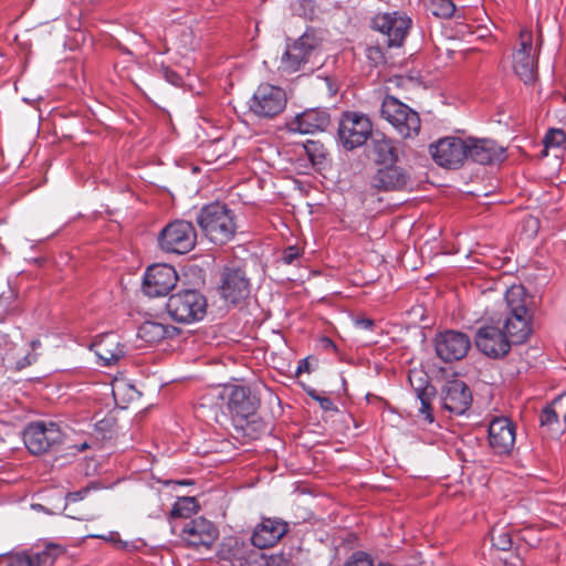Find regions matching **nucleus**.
Listing matches in <instances>:
<instances>
[{"label": "nucleus", "mask_w": 566, "mask_h": 566, "mask_svg": "<svg viewBox=\"0 0 566 566\" xmlns=\"http://www.w3.org/2000/svg\"><path fill=\"white\" fill-rule=\"evenodd\" d=\"M507 313L500 326L512 344L525 343L532 334V314L527 310L525 290L514 285L505 293Z\"/></svg>", "instance_id": "1"}, {"label": "nucleus", "mask_w": 566, "mask_h": 566, "mask_svg": "<svg viewBox=\"0 0 566 566\" xmlns=\"http://www.w3.org/2000/svg\"><path fill=\"white\" fill-rule=\"evenodd\" d=\"M196 221L205 237L214 244H224L235 234L234 213L226 203L216 201L203 206Z\"/></svg>", "instance_id": "2"}, {"label": "nucleus", "mask_w": 566, "mask_h": 566, "mask_svg": "<svg viewBox=\"0 0 566 566\" xmlns=\"http://www.w3.org/2000/svg\"><path fill=\"white\" fill-rule=\"evenodd\" d=\"M166 310L174 321L182 324H191L205 317L207 300L199 291L186 289L168 297Z\"/></svg>", "instance_id": "3"}, {"label": "nucleus", "mask_w": 566, "mask_h": 566, "mask_svg": "<svg viewBox=\"0 0 566 566\" xmlns=\"http://www.w3.org/2000/svg\"><path fill=\"white\" fill-rule=\"evenodd\" d=\"M381 116L396 129L402 138H412L420 130V117L416 111L387 95L381 103Z\"/></svg>", "instance_id": "4"}, {"label": "nucleus", "mask_w": 566, "mask_h": 566, "mask_svg": "<svg viewBox=\"0 0 566 566\" xmlns=\"http://www.w3.org/2000/svg\"><path fill=\"white\" fill-rule=\"evenodd\" d=\"M197 243V232L193 224L186 220H175L168 223L158 235L160 249L168 253L186 254Z\"/></svg>", "instance_id": "5"}, {"label": "nucleus", "mask_w": 566, "mask_h": 566, "mask_svg": "<svg viewBox=\"0 0 566 566\" xmlns=\"http://www.w3.org/2000/svg\"><path fill=\"white\" fill-rule=\"evenodd\" d=\"M371 120L358 112L344 113L338 124V137L347 150L363 146L371 136Z\"/></svg>", "instance_id": "6"}, {"label": "nucleus", "mask_w": 566, "mask_h": 566, "mask_svg": "<svg viewBox=\"0 0 566 566\" xmlns=\"http://www.w3.org/2000/svg\"><path fill=\"white\" fill-rule=\"evenodd\" d=\"M411 18L402 11L378 13L371 20V28L386 36L389 48H400L411 28Z\"/></svg>", "instance_id": "7"}, {"label": "nucleus", "mask_w": 566, "mask_h": 566, "mask_svg": "<svg viewBox=\"0 0 566 566\" xmlns=\"http://www.w3.org/2000/svg\"><path fill=\"white\" fill-rule=\"evenodd\" d=\"M226 402L228 413L233 420H248L259 408V400L250 389L242 385H227L220 392Z\"/></svg>", "instance_id": "8"}, {"label": "nucleus", "mask_w": 566, "mask_h": 566, "mask_svg": "<svg viewBox=\"0 0 566 566\" xmlns=\"http://www.w3.org/2000/svg\"><path fill=\"white\" fill-rule=\"evenodd\" d=\"M23 441L32 454H42L61 443L62 432L54 422H31L23 431Z\"/></svg>", "instance_id": "9"}, {"label": "nucleus", "mask_w": 566, "mask_h": 566, "mask_svg": "<svg viewBox=\"0 0 566 566\" xmlns=\"http://www.w3.org/2000/svg\"><path fill=\"white\" fill-rule=\"evenodd\" d=\"M513 70L525 83H532L536 78L537 61L536 49L533 46V34L527 29H522L517 45L513 52Z\"/></svg>", "instance_id": "10"}, {"label": "nucleus", "mask_w": 566, "mask_h": 566, "mask_svg": "<svg viewBox=\"0 0 566 566\" xmlns=\"http://www.w3.org/2000/svg\"><path fill=\"white\" fill-rule=\"evenodd\" d=\"M286 106L285 92L275 85L261 84L253 93L250 102V111L264 118H272L284 111Z\"/></svg>", "instance_id": "11"}, {"label": "nucleus", "mask_w": 566, "mask_h": 566, "mask_svg": "<svg viewBox=\"0 0 566 566\" xmlns=\"http://www.w3.org/2000/svg\"><path fill=\"white\" fill-rule=\"evenodd\" d=\"M178 274L174 266L165 263L151 264L143 277V292L149 297L167 295L177 284Z\"/></svg>", "instance_id": "12"}, {"label": "nucleus", "mask_w": 566, "mask_h": 566, "mask_svg": "<svg viewBox=\"0 0 566 566\" xmlns=\"http://www.w3.org/2000/svg\"><path fill=\"white\" fill-rule=\"evenodd\" d=\"M467 139L443 137L430 145L433 160L441 167L457 169L468 159Z\"/></svg>", "instance_id": "13"}, {"label": "nucleus", "mask_w": 566, "mask_h": 566, "mask_svg": "<svg viewBox=\"0 0 566 566\" xmlns=\"http://www.w3.org/2000/svg\"><path fill=\"white\" fill-rule=\"evenodd\" d=\"M474 342L482 354L494 359L504 357L512 345L511 340L505 337L500 321L496 325L493 323L481 325L476 329Z\"/></svg>", "instance_id": "14"}, {"label": "nucleus", "mask_w": 566, "mask_h": 566, "mask_svg": "<svg viewBox=\"0 0 566 566\" xmlns=\"http://www.w3.org/2000/svg\"><path fill=\"white\" fill-rule=\"evenodd\" d=\"M471 347V339L462 332L448 329L439 333L434 339V348L443 361L462 359Z\"/></svg>", "instance_id": "15"}, {"label": "nucleus", "mask_w": 566, "mask_h": 566, "mask_svg": "<svg viewBox=\"0 0 566 566\" xmlns=\"http://www.w3.org/2000/svg\"><path fill=\"white\" fill-rule=\"evenodd\" d=\"M316 46L314 34L304 32L292 44L286 45V50L281 57L280 69L285 73H295L308 62L312 51Z\"/></svg>", "instance_id": "16"}, {"label": "nucleus", "mask_w": 566, "mask_h": 566, "mask_svg": "<svg viewBox=\"0 0 566 566\" xmlns=\"http://www.w3.org/2000/svg\"><path fill=\"white\" fill-rule=\"evenodd\" d=\"M220 294L224 301L237 304L250 294V282L239 268H226L222 273Z\"/></svg>", "instance_id": "17"}, {"label": "nucleus", "mask_w": 566, "mask_h": 566, "mask_svg": "<svg viewBox=\"0 0 566 566\" xmlns=\"http://www.w3.org/2000/svg\"><path fill=\"white\" fill-rule=\"evenodd\" d=\"M489 442L497 454H509L516 438V427L506 417H496L489 423Z\"/></svg>", "instance_id": "18"}, {"label": "nucleus", "mask_w": 566, "mask_h": 566, "mask_svg": "<svg viewBox=\"0 0 566 566\" xmlns=\"http://www.w3.org/2000/svg\"><path fill=\"white\" fill-rule=\"evenodd\" d=\"M442 407L452 415L461 416L470 408L472 395L469 387L459 379L448 381L441 392Z\"/></svg>", "instance_id": "19"}, {"label": "nucleus", "mask_w": 566, "mask_h": 566, "mask_svg": "<svg viewBox=\"0 0 566 566\" xmlns=\"http://www.w3.org/2000/svg\"><path fill=\"white\" fill-rule=\"evenodd\" d=\"M331 123V116L325 108H310L297 114L289 124L290 132L298 134H315L325 130Z\"/></svg>", "instance_id": "20"}, {"label": "nucleus", "mask_w": 566, "mask_h": 566, "mask_svg": "<svg viewBox=\"0 0 566 566\" xmlns=\"http://www.w3.org/2000/svg\"><path fill=\"white\" fill-rule=\"evenodd\" d=\"M180 536L189 546L209 547L217 539L218 530L210 521L197 517L185 523Z\"/></svg>", "instance_id": "21"}, {"label": "nucleus", "mask_w": 566, "mask_h": 566, "mask_svg": "<svg viewBox=\"0 0 566 566\" xmlns=\"http://www.w3.org/2000/svg\"><path fill=\"white\" fill-rule=\"evenodd\" d=\"M468 159L480 165H492L504 159L505 149L489 138H468Z\"/></svg>", "instance_id": "22"}, {"label": "nucleus", "mask_w": 566, "mask_h": 566, "mask_svg": "<svg viewBox=\"0 0 566 566\" xmlns=\"http://www.w3.org/2000/svg\"><path fill=\"white\" fill-rule=\"evenodd\" d=\"M289 531L287 523L279 518H262L254 527L251 542L253 546L262 549L276 544Z\"/></svg>", "instance_id": "23"}, {"label": "nucleus", "mask_w": 566, "mask_h": 566, "mask_svg": "<svg viewBox=\"0 0 566 566\" xmlns=\"http://www.w3.org/2000/svg\"><path fill=\"white\" fill-rule=\"evenodd\" d=\"M410 185L407 171L395 164L379 168L371 178V186L378 190H401Z\"/></svg>", "instance_id": "24"}, {"label": "nucleus", "mask_w": 566, "mask_h": 566, "mask_svg": "<svg viewBox=\"0 0 566 566\" xmlns=\"http://www.w3.org/2000/svg\"><path fill=\"white\" fill-rule=\"evenodd\" d=\"M96 355L104 366H111L124 357L125 350L114 335H108L98 344Z\"/></svg>", "instance_id": "25"}, {"label": "nucleus", "mask_w": 566, "mask_h": 566, "mask_svg": "<svg viewBox=\"0 0 566 566\" xmlns=\"http://www.w3.org/2000/svg\"><path fill=\"white\" fill-rule=\"evenodd\" d=\"M170 332L171 328L168 325L154 321H146L139 326L137 335L144 342L155 344L168 337Z\"/></svg>", "instance_id": "26"}, {"label": "nucleus", "mask_w": 566, "mask_h": 566, "mask_svg": "<svg viewBox=\"0 0 566 566\" xmlns=\"http://www.w3.org/2000/svg\"><path fill=\"white\" fill-rule=\"evenodd\" d=\"M554 405L545 406L539 415V423L543 429L547 431L551 437L560 436L565 429L566 423L560 422L559 417L554 408Z\"/></svg>", "instance_id": "27"}, {"label": "nucleus", "mask_w": 566, "mask_h": 566, "mask_svg": "<svg viewBox=\"0 0 566 566\" xmlns=\"http://www.w3.org/2000/svg\"><path fill=\"white\" fill-rule=\"evenodd\" d=\"M374 154L376 163L382 166L396 164L398 160V148L395 143L388 138L375 140Z\"/></svg>", "instance_id": "28"}, {"label": "nucleus", "mask_w": 566, "mask_h": 566, "mask_svg": "<svg viewBox=\"0 0 566 566\" xmlns=\"http://www.w3.org/2000/svg\"><path fill=\"white\" fill-rule=\"evenodd\" d=\"M428 10L438 18H451L455 11L453 0H426Z\"/></svg>", "instance_id": "29"}, {"label": "nucleus", "mask_w": 566, "mask_h": 566, "mask_svg": "<svg viewBox=\"0 0 566 566\" xmlns=\"http://www.w3.org/2000/svg\"><path fill=\"white\" fill-rule=\"evenodd\" d=\"M198 510V504L195 497L184 496L179 497L172 509L171 515L174 517H188Z\"/></svg>", "instance_id": "30"}, {"label": "nucleus", "mask_w": 566, "mask_h": 566, "mask_svg": "<svg viewBox=\"0 0 566 566\" xmlns=\"http://www.w3.org/2000/svg\"><path fill=\"white\" fill-rule=\"evenodd\" d=\"M0 566H32V559L25 553L0 554Z\"/></svg>", "instance_id": "31"}, {"label": "nucleus", "mask_w": 566, "mask_h": 566, "mask_svg": "<svg viewBox=\"0 0 566 566\" xmlns=\"http://www.w3.org/2000/svg\"><path fill=\"white\" fill-rule=\"evenodd\" d=\"M88 492V488H84L75 492H69L64 496L62 494H59L56 510L62 512L65 511L67 507V503H75L84 500Z\"/></svg>", "instance_id": "32"}, {"label": "nucleus", "mask_w": 566, "mask_h": 566, "mask_svg": "<svg viewBox=\"0 0 566 566\" xmlns=\"http://www.w3.org/2000/svg\"><path fill=\"white\" fill-rule=\"evenodd\" d=\"M566 142V134L563 129L552 128L549 129L543 139L545 148H558Z\"/></svg>", "instance_id": "33"}, {"label": "nucleus", "mask_w": 566, "mask_h": 566, "mask_svg": "<svg viewBox=\"0 0 566 566\" xmlns=\"http://www.w3.org/2000/svg\"><path fill=\"white\" fill-rule=\"evenodd\" d=\"M232 566H263L262 553L249 552L245 556H233Z\"/></svg>", "instance_id": "34"}, {"label": "nucleus", "mask_w": 566, "mask_h": 566, "mask_svg": "<svg viewBox=\"0 0 566 566\" xmlns=\"http://www.w3.org/2000/svg\"><path fill=\"white\" fill-rule=\"evenodd\" d=\"M492 544L499 551H510L512 547V538L507 532L501 531L499 533L492 532Z\"/></svg>", "instance_id": "35"}, {"label": "nucleus", "mask_w": 566, "mask_h": 566, "mask_svg": "<svg viewBox=\"0 0 566 566\" xmlns=\"http://www.w3.org/2000/svg\"><path fill=\"white\" fill-rule=\"evenodd\" d=\"M263 566H291V559L284 554L265 555L262 553Z\"/></svg>", "instance_id": "36"}, {"label": "nucleus", "mask_w": 566, "mask_h": 566, "mask_svg": "<svg viewBox=\"0 0 566 566\" xmlns=\"http://www.w3.org/2000/svg\"><path fill=\"white\" fill-rule=\"evenodd\" d=\"M344 566H374L371 557L364 552H355Z\"/></svg>", "instance_id": "37"}, {"label": "nucleus", "mask_w": 566, "mask_h": 566, "mask_svg": "<svg viewBox=\"0 0 566 566\" xmlns=\"http://www.w3.org/2000/svg\"><path fill=\"white\" fill-rule=\"evenodd\" d=\"M159 73L168 83L175 86H180L182 84V76L167 65L163 64L159 69Z\"/></svg>", "instance_id": "38"}, {"label": "nucleus", "mask_w": 566, "mask_h": 566, "mask_svg": "<svg viewBox=\"0 0 566 566\" xmlns=\"http://www.w3.org/2000/svg\"><path fill=\"white\" fill-rule=\"evenodd\" d=\"M307 395L310 397H312L314 400H316L323 410H325V411L336 410V407H335L334 402L332 401V399H329L327 397L319 396L314 389L308 390Z\"/></svg>", "instance_id": "39"}, {"label": "nucleus", "mask_w": 566, "mask_h": 566, "mask_svg": "<svg viewBox=\"0 0 566 566\" xmlns=\"http://www.w3.org/2000/svg\"><path fill=\"white\" fill-rule=\"evenodd\" d=\"M30 558L32 559V566H41L45 564L52 565L53 557L49 549H44L40 553H35L34 555H30Z\"/></svg>", "instance_id": "40"}, {"label": "nucleus", "mask_w": 566, "mask_h": 566, "mask_svg": "<svg viewBox=\"0 0 566 566\" xmlns=\"http://www.w3.org/2000/svg\"><path fill=\"white\" fill-rule=\"evenodd\" d=\"M300 258V250L295 245H290L284 249L282 253V262L285 264H293Z\"/></svg>", "instance_id": "41"}, {"label": "nucleus", "mask_w": 566, "mask_h": 566, "mask_svg": "<svg viewBox=\"0 0 566 566\" xmlns=\"http://www.w3.org/2000/svg\"><path fill=\"white\" fill-rule=\"evenodd\" d=\"M433 387L426 386L416 389L417 398L420 400V403L427 408V403H431V396L433 395Z\"/></svg>", "instance_id": "42"}, {"label": "nucleus", "mask_w": 566, "mask_h": 566, "mask_svg": "<svg viewBox=\"0 0 566 566\" xmlns=\"http://www.w3.org/2000/svg\"><path fill=\"white\" fill-rule=\"evenodd\" d=\"M91 537L93 538H102L104 541H107V542H113L115 543L116 545H118L120 548L123 549H128V543L125 542V541H122L119 537H118V533L117 532H109L107 535H90Z\"/></svg>", "instance_id": "43"}, {"label": "nucleus", "mask_w": 566, "mask_h": 566, "mask_svg": "<svg viewBox=\"0 0 566 566\" xmlns=\"http://www.w3.org/2000/svg\"><path fill=\"white\" fill-rule=\"evenodd\" d=\"M353 324L358 329L371 331L375 326V322L368 317H354Z\"/></svg>", "instance_id": "44"}, {"label": "nucleus", "mask_w": 566, "mask_h": 566, "mask_svg": "<svg viewBox=\"0 0 566 566\" xmlns=\"http://www.w3.org/2000/svg\"><path fill=\"white\" fill-rule=\"evenodd\" d=\"M56 506H57V503L48 507L45 506L44 504H40V503H34L31 505V507L34 510V511H41V512H44L46 514H57V513H61L62 511H57L56 510Z\"/></svg>", "instance_id": "45"}, {"label": "nucleus", "mask_w": 566, "mask_h": 566, "mask_svg": "<svg viewBox=\"0 0 566 566\" xmlns=\"http://www.w3.org/2000/svg\"><path fill=\"white\" fill-rule=\"evenodd\" d=\"M419 413L423 417V419L428 423H432L434 421V418L432 415V409H431V403H427V408L421 405V407L419 409Z\"/></svg>", "instance_id": "46"}, {"label": "nucleus", "mask_w": 566, "mask_h": 566, "mask_svg": "<svg viewBox=\"0 0 566 566\" xmlns=\"http://www.w3.org/2000/svg\"><path fill=\"white\" fill-rule=\"evenodd\" d=\"M35 359H36L35 355L29 354V355L24 356L22 360L18 361V367L23 368L25 366H29L32 363H34Z\"/></svg>", "instance_id": "47"}, {"label": "nucleus", "mask_w": 566, "mask_h": 566, "mask_svg": "<svg viewBox=\"0 0 566 566\" xmlns=\"http://www.w3.org/2000/svg\"><path fill=\"white\" fill-rule=\"evenodd\" d=\"M123 387H129L132 390H134V387H133V386H130V385H128V384H126V382H124V381H117V382L113 386V389H112L113 395H114V397H115V398L117 397V395L119 394V391H120V389H122Z\"/></svg>", "instance_id": "48"}, {"label": "nucleus", "mask_w": 566, "mask_h": 566, "mask_svg": "<svg viewBox=\"0 0 566 566\" xmlns=\"http://www.w3.org/2000/svg\"><path fill=\"white\" fill-rule=\"evenodd\" d=\"M308 370V363H307V359L304 358V359H301L298 361V366H297V369H296V373L297 374H301L303 371H307Z\"/></svg>", "instance_id": "49"}, {"label": "nucleus", "mask_w": 566, "mask_h": 566, "mask_svg": "<svg viewBox=\"0 0 566 566\" xmlns=\"http://www.w3.org/2000/svg\"><path fill=\"white\" fill-rule=\"evenodd\" d=\"M525 222L528 224L530 228L534 229L535 231L537 230L538 222L535 218H528Z\"/></svg>", "instance_id": "50"}, {"label": "nucleus", "mask_w": 566, "mask_h": 566, "mask_svg": "<svg viewBox=\"0 0 566 566\" xmlns=\"http://www.w3.org/2000/svg\"><path fill=\"white\" fill-rule=\"evenodd\" d=\"M564 399H566V394L558 395V396L553 400V403H559V402H562ZM564 417H565V420H566V412H565Z\"/></svg>", "instance_id": "51"}, {"label": "nucleus", "mask_w": 566, "mask_h": 566, "mask_svg": "<svg viewBox=\"0 0 566 566\" xmlns=\"http://www.w3.org/2000/svg\"><path fill=\"white\" fill-rule=\"evenodd\" d=\"M312 147H316V144H315V143H313V142H312L310 145L305 146V149H306V151L308 153V155H310V157H311V160H312V161H315V159H314L313 155L311 154V148H312Z\"/></svg>", "instance_id": "52"}, {"label": "nucleus", "mask_w": 566, "mask_h": 566, "mask_svg": "<svg viewBox=\"0 0 566 566\" xmlns=\"http://www.w3.org/2000/svg\"><path fill=\"white\" fill-rule=\"evenodd\" d=\"M40 345H41L40 340H33L31 343V346H32L33 349L38 348Z\"/></svg>", "instance_id": "53"}, {"label": "nucleus", "mask_w": 566, "mask_h": 566, "mask_svg": "<svg viewBox=\"0 0 566 566\" xmlns=\"http://www.w3.org/2000/svg\"><path fill=\"white\" fill-rule=\"evenodd\" d=\"M87 443H83L81 447H80V450H85L87 448Z\"/></svg>", "instance_id": "54"}, {"label": "nucleus", "mask_w": 566, "mask_h": 566, "mask_svg": "<svg viewBox=\"0 0 566 566\" xmlns=\"http://www.w3.org/2000/svg\"><path fill=\"white\" fill-rule=\"evenodd\" d=\"M67 517L70 518H76V516L72 515V514H66ZM77 520H82V517H77Z\"/></svg>", "instance_id": "55"}, {"label": "nucleus", "mask_w": 566, "mask_h": 566, "mask_svg": "<svg viewBox=\"0 0 566 566\" xmlns=\"http://www.w3.org/2000/svg\"><path fill=\"white\" fill-rule=\"evenodd\" d=\"M373 52H374V53H379V51H378V50L369 49V55H370Z\"/></svg>", "instance_id": "56"}]
</instances>
